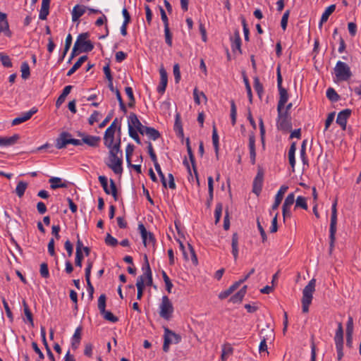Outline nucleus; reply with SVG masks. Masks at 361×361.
Listing matches in <instances>:
<instances>
[{
  "label": "nucleus",
  "instance_id": "nucleus-10",
  "mask_svg": "<svg viewBox=\"0 0 361 361\" xmlns=\"http://www.w3.org/2000/svg\"><path fill=\"white\" fill-rule=\"evenodd\" d=\"M277 128L281 130L288 131L291 128V123L288 118V114L283 112V109H281L278 112Z\"/></svg>",
  "mask_w": 361,
  "mask_h": 361
},
{
  "label": "nucleus",
  "instance_id": "nucleus-38",
  "mask_svg": "<svg viewBox=\"0 0 361 361\" xmlns=\"http://www.w3.org/2000/svg\"><path fill=\"white\" fill-rule=\"evenodd\" d=\"M233 349L230 344H224L222 346L221 360L226 361L233 354Z\"/></svg>",
  "mask_w": 361,
  "mask_h": 361
},
{
  "label": "nucleus",
  "instance_id": "nucleus-2",
  "mask_svg": "<svg viewBox=\"0 0 361 361\" xmlns=\"http://www.w3.org/2000/svg\"><path fill=\"white\" fill-rule=\"evenodd\" d=\"M145 266L142 267L144 274L138 276L136 283V287L137 289V299L140 300L143 295V290L145 288V280L146 284L150 286L152 283V274L150 269V266L148 262L147 255H145Z\"/></svg>",
  "mask_w": 361,
  "mask_h": 361
},
{
  "label": "nucleus",
  "instance_id": "nucleus-53",
  "mask_svg": "<svg viewBox=\"0 0 361 361\" xmlns=\"http://www.w3.org/2000/svg\"><path fill=\"white\" fill-rule=\"evenodd\" d=\"M71 44H72V35L71 34H68L66 38L64 50H63V53L61 60L63 59L64 56L68 51V50L71 46Z\"/></svg>",
  "mask_w": 361,
  "mask_h": 361
},
{
  "label": "nucleus",
  "instance_id": "nucleus-48",
  "mask_svg": "<svg viewBox=\"0 0 361 361\" xmlns=\"http://www.w3.org/2000/svg\"><path fill=\"white\" fill-rule=\"evenodd\" d=\"M20 71H21V77L23 78V79H27L29 78L30 75V67H29V65L27 62H23L21 65V67H20Z\"/></svg>",
  "mask_w": 361,
  "mask_h": 361
},
{
  "label": "nucleus",
  "instance_id": "nucleus-62",
  "mask_svg": "<svg viewBox=\"0 0 361 361\" xmlns=\"http://www.w3.org/2000/svg\"><path fill=\"white\" fill-rule=\"evenodd\" d=\"M295 202V195L294 193L291 192L288 195V196L286 197L285 201L283 204L285 207H290Z\"/></svg>",
  "mask_w": 361,
  "mask_h": 361
},
{
  "label": "nucleus",
  "instance_id": "nucleus-32",
  "mask_svg": "<svg viewBox=\"0 0 361 361\" xmlns=\"http://www.w3.org/2000/svg\"><path fill=\"white\" fill-rule=\"evenodd\" d=\"M296 151V144L295 142H293L290 147V149L288 150V160L290 165L292 167L293 172L295 171V154Z\"/></svg>",
  "mask_w": 361,
  "mask_h": 361
},
{
  "label": "nucleus",
  "instance_id": "nucleus-49",
  "mask_svg": "<svg viewBox=\"0 0 361 361\" xmlns=\"http://www.w3.org/2000/svg\"><path fill=\"white\" fill-rule=\"evenodd\" d=\"M154 168H155L159 176L160 177V179H161L163 186L166 188L167 187V183H166V180L164 174L163 173V172L161 171L160 165L159 164V163H155V164H154Z\"/></svg>",
  "mask_w": 361,
  "mask_h": 361
},
{
  "label": "nucleus",
  "instance_id": "nucleus-22",
  "mask_svg": "<svg viewBox=\"0 0 361 361\" xmlns=\"http://www.w3.org/2000/svg\"><path fill=\"white\" fill-rule=\"evenodd\" d=\"M279 100L277 105V111L280 112L281 109H283L285 104L288 99V94L284 87L279 89Z\"/></svg>",
  "mask_w": 361,
  "mask_h": 361
},
{
  "label": "nucleus",
  "instance_id": "nucleus-18",
  "mask_svg": "<svg viewBox=\"0 0 361 361\" xmlns=\"http://www.w3.org/2000/svg\"><path fill=\"white\" fill-rule=\"evenodd\" d=\"M288 187L287 185H282L281 186L280 189L277 192L276 196H275V200L274 202L271 207V211L270 212V214H272V211L276 210L278 209L279 206L280 205L284 194L288 190Z\"/></svg>",
  "mask_w": 361,
  "mask_h": 361
},
{
  "label": "nucleus",
  "instance_id": "nucleus-47",
  "mask_svg": "<svg viewBox=\"0 0 361 361\" xmlns=\"http://www.w3.org/2000/svg\"><path fill=\"white\" fill-rule=\"evenodd\" d=\"M300 155L303 164L308 165V160L306 156V140H304L302 143Z\"/></svg>",
  "mask_w": 361,
  "mask_h": 361
},
{
  "label": "nucleus",
  "instance_id": "nucleus-60",
  "mask_svg": "<svg viewBox=\"0 0 361 361\" xmlns=\"http://www.w3.org/2000/svg\"><path fill=\"white\" fill-rule=\"evenodd\" d=\"M105 243L107 245H109L111 247H115L118 245V240L116 238L113 237L111 235H110L109 233H107V235L105 238Z\"/></svg>",
  "mask_w": 361,
  "mask_h": 361
},
{
  "label": "nucleus",
  "instance_id": "nucleus-34",
  "mask_svg": "<svg viewBox=\"0 0 361 361\" xmlns=\"http://www.w3.org/2000/svg\"><path fill=\"white\" fill-rule=\"evenodd\" d=\"M247 291V286H244L238 293L231 297L230 301L233 303L240 302Z\"/></svg>",
  "mask_w": 361,
  "mask_h": 361
},
{
  "label": "nucleus",
  "instance_id": "nucleus-23",
  "mask_svg": "<svg viewBox=\"0 0 361 361\" xmlns=\"http://www.w3.org/2000/svg\"><path fill=\"white\" fill-rule=\"evenodd\" d=\"M231 48L233 51L238 50L240 54L241 51V38L238 30L234 32L233 36L231 38Z\"/></svg>",
  "mask_w": 361,
  "mask_h": 361
},
{
  "label": "nucleus",
  "instance_id": "nucleus-29",
  "mask_svg": "<svg viewBox=\"0 0 361 361\" xmlns=\"http://www.w3.org/2000/svg\"><path fill=\"white\" fill-rule=\"evenodd\" d=\"M19 139V135L18 134H15L11 137H0V146L8 147L16 143L18 140Z\"/></svg>",
  "mask_w": 361,
  "mask_h": 361
},
{
  "label": "nucleus",
  "instance_id": "nucleus-28",
  "mask_svg": "<svg viewBox=\"0 0 361 361\" xmlns=\"http://www.w3.org/2000/svg\"><path fill=\"white\" fill-rule=\"evenodd\" d=\"M86 11V7L82 5H75L72 11V20L77 21Z\"/></svg>",
  "mask_w": 361,
  "mask_h": 361
},
{
  "label": "nucleus",
  "instance_id": "nucleus-1",
  "mask_svg": "<svg viewBox=\"0 0 361 361\" xmlns=\"http://www.w3.org/2000/svg\"><path fill=\"white\" fill-rule=\"evenodd\" d=\"M109 152V161L106 165L116 173L121 174L123 172V152L121 150V138L114 144V147H107Z\"/></svg>",
  "mask_w": 361,
  "mask_h": 361
},
{
  "label": "nucleus",
  "instance_id": "nucleus-64",
  "mask_svg": "<svg viewBox=\"0 0 361 361\" xmlns=\"http://www.w3.org/2000/svg\"><path fill=\"white\" fill-rule=\"evenodd\" d=\"M137 132V130L135 129H132L131 128L128 129L129 136L133 138L137 144H141V141Z\"/></svg>",
  "mask_w": 361,
  "mask_h": 361
},
{
  "label": "nucleus",
  "instance_id": "nucleus-39",
  "mask_svg": "<svg viewBox=\"0 0 361 361\" xmlns=\"http://www.w3.org/2000/svg\"><path fill=\"white\" fill-rule=\"evenodd\" d=\"M187 149H188V155H189L190 160L191 161V164H192V168H193V170H194L195 175L196 176L197 184L199 185L200 182H199L197 171L196 168H195V157L193 155L192 149H191V147H190V146L189 145V142L188 141V144H187Z\"/></svg>",
  "mask_w": 361,
  "mask_h": 361
},
{
  "label": "nucleus",
  "instance_id": "nucleus-57",
  "mask_svg": "<svg viewBox=\"0 0 361 361\" xmlns=\"http://www.w3.org/2000/svg\"><path fill=\"white\" fill-rule=\"evenodd\" d=\"M254 88L259 97H261L263 94V86L257 77L254 78Z\"/></svg>",
  "mask_w": 361,
  "mask_h": 361
},
{
  "label": "nucleus",
  "instance_id": "nucleus-45",
  "mask_svg": "<svg viewBox=\"0 0 361 361\" xmlns=\"http://www.w3.org/2000/svg\"><path fill=\"white\" fill-rule=\"evenodd\" d=\"M146 130H147V133H146L145 135L149 139H152L153 140H157L160 137L159 132L157 130H156L155 128L149 127V128H147Z\"/></svg>",
  "mask_w": 361,
  "mask_h": 361
},
{
  "label": "nucleus",
  "instance_id": "nucleus-36",
  "mask_svg": "<svg viewBox=\"0 0 361 361\" xmlns=\"http://www.w3.org/2000/svg\"><path fill=\"white\" fill-rule=\"evenodd\" d=\"M335 9L336 6L334 4H332L326 8L324 12L322 15L319 22V27H322V24L328 20L329 16L335 11Z\"/></svg>",
  "mask_w": 361,
  "mask_h": 361
},
{
  "label": "nucleus",
  "instance_id": "nucleus-8",
  "mask_svg": "<svg viewBox=\"0 0 361 361\" xmlns=\"http://www.w3.org/2000/svg\"><path fill=\"white\" fill-rule=\"evenodd\" d=\"M181 341V336L169 328H164L163 350L167 353L171 344H177Z\"/></svg>",
  "mask_w": 361,
  "mask_h": 361
},
{
  "label": "nucleus",
  "instance_id": "nucleus-19",
  "mask_svg": "<svg viewBox=\"0 0 361 361\" xmlns=\"http://www.w3.org/2000/svg\"><path fill=\"white\" fill-rule=\"evenodd\" d=\"M159 74H160V82H159V85H158L157 90L159 94H163L165 92V90H166V88L167 86L168 76H167V73L164 68H160Z\"/></svg>",
  "mask_w": 361,
  "mask_h": 361
},
{
  "label": "nucleus",
  "instance_id": "nucleus-51",
  "mask_svg": "<svg viewBox=\"0 0 361 361\" xmlns=\"http://www.w3.org/2000/svg\"><path fill=\"white\" fill-rule=\"evenodd\" d=\"M101 314L103 317L111 322L115 323L118 322V319L117 317L114 316L111 312L104 310V312H101Z\"/></svg>",
  "mask_w": 361,
  "mask_h": 361
},
{
  "label": "nucleus",
  "instance_id": "nucleus-14",
  "mask_svg": "<svg viewBox=\"0 0 361 361\" xmlns=\"http://www.w3.org/2000/svg\"><path fill=\"white\" fill-rule=\"evenodd\" d=\"M264 180V172L262 169H259L257 173L253 180L252 192L257 196L261 193Z\"/></svg>",
  "mask_w": 361,
  "mask_h": 361
},
{
  "label": "nucleus",
  "instance_id": "nucleus-61",
  "mask_svg": "<svg viewBox=\"0 0 361 361\" xmlns=\"http://www.w3.org/2000/svg\"><path fill=\"white\" fill-rule=\"evenodd\" d=\"M40 274L42 278L47 279L49 276L48 265L47 263H42L39 269Z\"/></svg>",
  "mask_w": 361,
  "mask_h": 361
},
{
  "label": "nucleus",
  "instance_id": "nucleus-35",
  "mask_svg": "<svg viewBox=\"0 0 361 361\" xmlns=\"http://www.w3.org/2000/svg\"><path fill=\"white\" fill-rule=\"evenodd\" d=\"M73 86L72 85H67L66 86L61 95L59 97L56 102V106L57 107H59L65 101L66 97L68 96V94L71 92V90H72Z\"/></svg>",
  "mask_w": 361,
  "mask_h": 361
},
{
  "label": "nucleus",
  "instance_id": "nucleus-5",
  "mask_svg": "<svg viewBox=\"0 0 361 361\" xmlns=\"http://www.w3.org/2000/svg\"><path fill=\"white\" fill-rule=\"evenodd\" d=\"M336 206H337V200H336L331 207V223H330V228H329L330 251H331L332 249L334 248V243L336 240V224H337Z\"/></svg>",
  "mask_w": 361,
  "mask_h": 361
},
{
  "label": "nucleus",
  "instance_id": "nucleus-7",
  "mask_svg": "<svg viewBox=\"0 0 361 361\" xmlns=\"http://www.w3.org/2000/svg\"><path fill=\"white\" fill-rule=\"evenodd\" d=\"M334 340L337 353V360L340 361L343 357V329L341 322L338 323V328L336 331Z\"/></svg>",
  "mask_w": 361,
  "mask_h": 361
},
{
  "label": "nucleus",
  "instance_id": "nucleus-4",
  "mask_svg": "<svg viewBox=\"0 0 361 361\" xmlns=\"http://www.w3.org/2000/svg\"><path fill=\"white\" fill-rule=\"evenodd\" d=\"M334 70L335 76L338 81H347L352 76L350 68L345 62L338 61Z\"/></svg>",
  "mask_w": 361,
  "mask_h": 361
},
{
  "label": "nucleus",
  "instance_id": "nucleus-50",
  "mask_svg": "<svg viewBox=\"0 0 361 361\" xmlns=\"http://www.w3.org/2000/svg\"><path fill=\"white\" fill-rule=\"evenodd\" d=\"M223 210V205L221 203H217L214 211L215 224H217L221 219Z\"/></svg>",
  "mask_w": 361,
  "mask_h": 361
},
{
  "label": "nucleus",
  "instance_id": "nucleus-6",
  "mask_svg": "<svg viewBox=\"0 0 361 361\" xmlns=\"http://www.w3.org/2000/svg\"><path fill=\"white\" fill-rule=\"evenodd\" d=\"M173 312V306L169 297L164 295L161 298L159 305V316L166 319L170 320Z\"/></svg>",
  "mask_w": 361,
  "mask_h": 361
},
{
  "label": "nucleus",
  "instance_id": "nucleus-15",
  "mask_svg": "<svg viewBox=\"0 0 361 361\" xmlns=\"http://www.w3.org/2000/svg\"><path fill=\"white\" fill-rule=\"evenodd\" d=\"M37 112V109L32 107L30 111L22 113L19 116L12 121V126H17L30 119Z\"/></svg>",
  "mask_w": 361,
  "mask_h": 361
},
{
  "label": "nucleus",
  "instance_id": "nucleus-27",
  "mask_svg": "<svg viewBox=\"0 0 361 361\" xmlns=\"http://www.w3.org/2000/svg\"><path fill=\"white\" fill-rule=\"evenodd\" d=\"M142 125L141 122L138 119L137 115L134 113H130L128 118V129L131 128L132 129L140 128V126Z\"/></svg>",
  "mask_w": 361,
  "mask_h": 361
},
{
  "label": "nucleus",
  "instance_id": "nucleus-21",
  "mask_svg": "<svg viewBox=\"0 0 361 361\" xmlns=\"http://www.w3.org/2000/svg\"><path fill=\"white\" fill-rule=\"evenodd\" d=\"M116 131L111 128H107L104 135V144L106 147H114V135Z\"/></svg>",
  "mask_w": 361,
  "mask_h": 361
},
{
  "label": "nucleus",
  "instance_id": "nucleus-20",
  "mask_svg": "<svg viewBox=\"0 0 361 361\" xmlns=\"http://www.w3.org/2000/svg\"><path fill=\"white\" fill-rule=\"evenodd\" d=\"M71 134L67 132L61 133L56 140V147L59 149L65 148L69 144V137Z\"/></svg>",
  "mask_w": 361,
  "mask_h": 361
},
{
  "label": "nucleus",
  "instance_id": "nucleus-31",
  "mask_svg": "<svg viewBox=\"0 0 361 361\" xmlns=\"http://www.w3.org/2000/svg\"><path fill=\"white\" fill-rule=\"evenodd\" d=\"M238 240H239V238H238L237 233H234L232 235L231 247H232V255H233L235 260H236L238 257Z\"/></svg>",
  "mask_w": 361,
  "mask_h": 361
},
{
  "label": "nucleus",
  "instance_id": "nucleus-63",
  "mask_svg": "<svg viewBox=\"0 0 361 361\" xmlns=\"http://www.w3.org/2000/svg\"><path fill=\"white\" fill-rule=\"evenodd\" d=\"M290 15V11L287 10L283 13L281 21V26L283 30H286L287 25H288V20Z\"/></svg>",
  "mask_w": 361,
  "mask_h": 361
},
{
  "label": "nucleus",
  "instance_id": "nucleus-52",
  "mask_svg": "<svg viewBox=\"0 0 361 361\" xmlns=\"http://www.w3.org/2000/svg\"><path fill=\"white\" fill-rule=\"evenodd\" d=\"M237 110L234 101L231 102V119L232 126L236 123Z\"/></svg>",
  "mask_w": 361,
  "mask_h": 361
},
{
  "label": "nucleus",
  "instance_id": "nucleus-55",
  "mask_svg": "<svg viewBox=\"0 0 361 361\" xmlns=\"http://www.w3.org/2000/svg\"><path fill=\"white\" fill-rule=\"evenodd\" d=\"M164 37L166 43L170 47H172V34L170 32L169 26L164 27Z\"/></svg>",
  "mask_w": 361,
  "mask_h": 361
},
{
  "label": "nucleus",
  "instance_id": "nucleus-41",
  "mask_svg": "<svg viewBox=\"0 0 361 361\" xmlns=\"http://www.w3.org/2000/svg\"><path fill=\"white\" fill-rule=\"evenodd\" d=\"M23 306L24 314L26 316L27 321L30 322L31 326H33L34 321H33L32 314L29 308L28 305L27 304V302L25 300H23Z\"/></svg>",
  "mask_w": 361,
  "mask_h": 361
},
{
  "label": "nucleus",
  "instance_id": "nucleus-40",
  "mask_svg": "<svg viewBox=\"0 0 361 361\" xmlns=\"http://www.w3.org/2000/svg\"><path fill=\"white\" fill-rule=\"evenodd\" d=\"M193 97H194L195 102L197 104H201V102H202L201 99H202V100L204 102H206L207 100V97L204 94V93L203 92H199L197 88H195L193 90Z\"/></svg>",
  "mask_w": 361,
  "mask_h": 361
},
{
  "label": "nucleus",
  "instance_id": "nucleus-9",
  "mask_svg": "<svg viewBox=\"0 0 361 361\" xmlns=\"http://www.w3.org/2000/svg\"><path fill=\"white\" fill-rule=\"evenodd\" d=\"M90 35L88 32L80 34L75 43H78L77 48L79 52H90L94 49V45L90 40H88Z\"/></svg>",
  "mask_w": 361,
  "mask_h": 361
},
{
  "label": "nucleus",
  "instance_id": "nucleus-17",
  "mask_svg": "<svg viewBox=\"0 0 361 361\" xmlns=\"http://www.w3.org/2000/svg\"><path fill=\"white\" fill-rule=\"evenodd\" d=\"M1 32H4L8 37L12 36V32L9 29V25L7 20V16L6 13L0 12V34Z\"/></svg>",
  "mask_w": 361,
  "mask_h": 361
},
{
  "label": "nucleus",
  "instance_id": "nucleus-13",
  "mask_svg": "<svg viewBox=\"0 0 361 361\" xmlns=\"http://www.w3.org/2000/svg\"><path fill=\"white\" fill-rule=\"evenodd\" d=\"M138 230L140 231L142 243L145 247L154 244L155 239L153 234L148 232L142 224L138 225Z\"/></svg>",
  "mask_w": 361,
  "mask_h": 361
},
{
  "label": "nucleus",
  "instance_id": "nucleus-54",
  "mask_svg": "<svg viewBox=\"0 0 361 361\" xmlns=\"http://www.w3.org/2000/svg\"><path fill=\"white\" fill-rule=\"evenodd\" d=\"M0 61L2 65L5 67L10 68L12 66V63L10 57L4 53H0Z\"/></svg>",
  "mask_w": 361,
  "mask_h": 361
},
{
  "label": "nucleus",
  "instance_id": "nucleus-26",
  "mask_svg": "<svg viewBox=\"0 0 361 361\" xmlns=\"http://www.w3.org/2000/svg\"><path fill=\"white\" fill-rule=\"evenodd\" d=\"M51 0H42L41 8L39 11V18L40 20H46L49 13V5Z\"/></svg>",
  "mask_w": 361,
  "mask_h": 361
},
{
  "label": "nucleus",
  "instance_id": "nucleus-33",
  "mask_svg": "<svg viewBox=\"0 0 361 361\" xmlns=\"http://www.w3.org/2000/svg\"><path fill=\"white\" fill-rule=\"evenodd\" d=\"M189 253L187 252L186 250L183 252V257L185 260L191 259L194 264H197V259L195 255V252L190 244H188Z\"/></svg>",
  "mask_w": 361,
  "mask_h": 361
},
{
  "label": "nucleus",
  "instance_id": "nucleus-56",
  "mask_svg": "<svg viewBox=\"0 0 361 361\" xmlns=\"http://www.w3.org/2000/svg\"><path fill=\"white\" fill-rule=\"evenodd\" d=\"M162 277H163L165 285H166V290L169 293H171V289H172V287H173V283H171L169 277L168 276V275L166 274V273L164 271H162Z\"/></svg>",
  "mask_w": 361,
  "mask_h": 361
},
{
  "label": "nucleus",
  "instance_id": "nucleus-46",
  "mask_svg": "<svg viewBox=\"0 0 361 361\" xmlns=\"http://www.w3.org/2000/svg\"><path fill=\"white\" fill-rule=\"evenodd\" d=\"M326 97L331 102H337L339 99V95L334 89L329 87L326 90Z\"/></svg>",
  "mask_w": 361,
  "mask_h": 361
},
{
  "label": "nucleus",
  "instance_id": "nucleus-58",
  "mask_svg": "<svg viewBox=\"0 0 361 361\" xmlns=\"http://www.w3.org/2000/svg\"><path fill=\"white\" fill-rule=\"evenodd\" d=\"M106 295L104 294H102L98 298V309L101 312H104L106 310Z\"/></svg>",
  "mask_w": 361,
  "mask_h": 361
},
{
  "label": "nucleus",
  "instance_id": "nucleus-24",
  "mask_svg": "<svg viewBox=\"0 0 361 361\" xmlns=\"http://www.w3.org/2000/svg\"><path fill=\"white\" fill-rule=\"evenodd\" d=\"M82 329L81 326L77 327L71 338V347L73 350L78 349L80 345L82 336Z\"/></svg>",
  "mask_w": 361,
  "mask_h": 361
},
{
  "label": "nucleus",
  "instance_id": "nucleus-3",
  "mask_svg": "<svg viewBox=\"0 0 361 361\" xmlns=\"http://www.w3.org/2000/svg\"><path fill=\"white\" fill-rule=\"evenodd\" d=\"M316 280L314 279H311L308 284L302 290V309L304 313H307L309 311V307L312 303L313 298V293L315 291Z\"/></svg>",
  "mask_w": 361,
  "mask_h": 361
},
{
  "label": "nucleus",
  "instance_id": "nucleus-42",
  "mask_svg": "<svg viewBox=\"0 0 361 361\" xmlns=\"http://www.w3.org/2000/svg\"><path fill=\"white\" fill-rule=\"evenodd\" d=\"M27 188V183L24 181H19L16 188V195L19 197H22Z\"/></svg>",
  "mask_w": 361,
  "mask_h": 361
},
{
  "label": "nucleus",
  "instance_id": "nucleus-11",
  "mask_svg": "<svg viewBox=\"0 0 361 361\" xmlns=\"http://www.w3.org/2000/svg\"><path fill=\"white\" fill-rule=\"evenodd\" d=\"M265 329H262L260 332V336L262 338V341L259 345V353H267V341L268 340H272L274 338V331L272 329H269L267 331V334H264Z\"/></svg>",
  "mask_w": 361,
  "mask_h": 361
},
{
  "label": "nucleus",
  "instance_id": "nucleus-12",
  "mask_svg": "<svg viewBox=\"0 0 361 361\" xmlns=\"http://www.w3.org/2000/svg\"><path fill=\"white\" fill-rule=\"evenodd\" d=\"M78 135L82 139V144H86L92 147H97L99 146L101 138L99 136L90 135L84 133H78Z\"/></svg>",
  "mask_w": 361,
  "mask_h": 361
},
{
  "label": "nucleus",
  "instance_id": "nucleus-44",
  "mask_svg": "<svg viewBox=\"0 0 361 361\" xmlns=\"http://www.w3.org/2000/svg\"><path fill=\"white\" fill-rule=\"evenodd\" d=\"M300 207L305 210L308 209L307 198L302 196H298L295 200V208Z\"/></svg>",
  "mask_w": 361,
  "mask_h": 361
},
{
  "label": "nucleus",
  "instance_id": "nucleus-59",
  "mask_svg": "<svg viewBox=\"0 0 361 361\" xmlns=\"http://www.w3.org/2000/svg\"><path fill=\"white\" fill-rule=\"evenodd\" d=\"M110 195H111L115 201L118 200V192L116 183L113 179H110Z\"/></svg>",
  "mask_w": 361,
  "mask_h": 361
},
{
  "label": "nucleus",
  "instance_id": "nucleus-30",
  "mask_svg": "<svg viewBox=\"0 0 361 361\" xmlns=\"http://www.w3.org/2000/svg\"><path fill=\"white\" fill-rule=\"evenodd\" d=\"M249 149H250V161L252 164H255V160H256V152H255V138L254 135H250V137H249Z\"/></svg>",
  "mask_w": 361,
  "mask_h": 361
},
{
  "label": "nucleus",
  "instance_id": "nucleus-16",
  "mask_svg": "<svg viewBox=\"0 0 361 361\" xmlns=\"http://www.w3.org/2000/svg\"><path fill=\"white\" fill-rule=\"evenodd\" d=\"M351 115V110L349 109H344L340 111L336 118V123L342 128L343 130H345L347 121Z\"/></svg>",
  "mask_w": 361,
  "mask_h": 361
},
{
  "label": "nucleus",
  "instance_id": "nucleus-37",
  "mask_svg": "<svg viewBox=\"0 0 361 361\" xmlns=\"http://www.w3.org/2000/svg\"><path fill=\"white\" fill-rule=\"evenodd\" d=\"M87 59V56H82L79 58V59L74 63L72 68L68 71L67 76L72 75L80 66L82 64L86 61Z\"/></svg>",
  "mask_w": 361,
  "mask_h": 361
},
{
  "label": "nucleus",
  "instance_id": "nucleus-43",
  "mask_svg": "<svg viewBox=\"0 0 361 361\" xmlns=\"http://www.w3.org/2000/svg\"><path fill=\"white\" fill-rule=\"evenodd\" d=\"M212 143L215 149V152L216 156H218L219 153V135L217 133V130L215 126H213L212 129Z\"/></svg>",
  "mask_w": 361,
  "mask_h": 361
},
{
  "label": "nucleus",
  "instance_id": "nucleus-25",
  "mask_svg": "<svg viewBox=\"0 0 361 361\" xmlns=\"http://www.w3.org/2000/svg\"><path fill=\"white\" fill-rule=\"evenodd\" d=\"M49 182L50 183V188L52 190H56L59 188H65L68 187L66 182L63 181L62 179L59 177H51L49 178Z\"/></svg>",
  "mask_w": 361,
  "mask_h": 361
}]
</instances>
